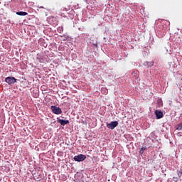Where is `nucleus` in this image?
<instances>
[{"mask_svg":"<svg viewBox=\"0 0 182 182\" xmlns=\"http://www.w3.org/2000/svg\"><path fill=\"white\" fill-rule=\"evenodd\" d=\"M74 160H75V161H78V162L83 161L86 160V156L83 154L75 156Z\"/></svg>","mask_w":182,"mask_h":182,"instance_id":"obj_4","label":"nucleus"},{"mask_svg":"<svg viewBox=\"0 0 182 182\" xmlns=\"http://www.w3.org/2000/svg\"><path fill=\"white\" fill-rule=\"evenodd\" d=\"M16 15H19L20 16H26V15H28V13L24 11H18L16 13Z\"/></svg>","mask_w":182,"mask_h":182,"instance_id":"obj_9","label":"nucleus"},{"mask_svg":"<svg viewBox=\"0 0 182 182\" xmlns=\"http://www.w3.org/2000/svg\"><path fill=\"white\" fill-rule=\"evenodd\" d=\"M58 122L60 123V124H61V126H66V124H68L69 120L58 119Z\"/></svg>","mask_w":182,"mask_h":182,"instance_id":"obj_5","label":"nucleus"},{"mask_svg":"<svg viewBox=\"0 0 182 182\" xmlns=\"http://www.w3.org/2000/svg\"><path fill=\"white\" fill-rule=\"evenodd\" d=\"M144 150H146V148L145 147H142L141 149V151L143 152V151H144Z\"/></svg>","mask_w":182,"mask_h":182,"instance_id":"obj_14","label":"nucleus"},{"mask_svg":"<svg viewBox=\"0 0 182 182\" xmlns=\"http://www.w3.org/2000/svg\"><path fill=\"white\" fill-rule=\"evenodd\" d=\"M144 66H147V68H151L154 65V61H150V62H144Z\"/></svg>","mask_w":182,"mask_h":182,"instance_id":"obj_7","label":"nucleus"},{"mask_svg":"<svg viewBox=\"0 0 182 182\" xmlns=\"http://www.w3.org/2000/svg\"><path fill=\"white\" fill-rule=\"evenodd\" d=\"M176 130H182V122L176 126Z\"/></svg>","mask_w":182,"mask_h":182,"instance_id":"obj_10","label":"nucleus"},{"mask_svg":"<svg viewBox=\"0 0 182 182\" xmlns=\"http://www.w3.org/2000/svg\"><path fill=\"white\" fill-rule=\"evenodd\" d=\"M94 46H95V48H97V43H94Z\"/></svg>","mask_w":182,"mask_h":182,"instance_id":"obj_15","label":"nucleus"},{"mask_svg":"<svg viewBox=\"0 0 182 182\" xmlns=\"http://www.w3.org/2000/svg\"><path fill=\"white\" fill-rule=\"evenodd\" d=\"M178 176L179 177H181V176H182V171H178Z\"/></svg>","mask_w":182,"mask_h":182,"instance_id":"obj_11","label":"nucleus"},{"mask_svg":"<svg viewBox=\"0 0 182 182\" xmlns=\"http://www.w3.org/2000/svg\"><path fill=\"white\" fill-rule=\"evenodd\" d=\"M158 103H161V100H159Z\"/></svg>","mask_w":182,"mask_h":182,"instance_id":"obj_17","label":"nucleus"},{"mask_svg":"<svg viewBox=\"0 0 182 182\" xmlns=\"http://www.w3.org/2000/svg\"><path fill=\"white\" fill-rule=\"evenodd\" d=\"M86 4H89V0H85Z\"/></svg>","mask_w":182,"mask_h":182,"instance_id":"obj_16","label":"nucleus"},{"mask_svg":"<svg viewBox=\"0 0 182 182\" xmlns=\"http://www.w3.org/2000/svg\"><path fill=\"white\" fill-rule=\"evenodd\" d=\"M132 75L134 79H137L139 77V71H133Z\"/></svg>","mask_w":182,"mask_h":182,"instance_id":"obj_8","label":"nucleus"},{"mask_svg":"<svg viewBox=\"0 0 182 182\" xmlns=\"http://www.w3.org/2000/svg\"><path fill=\"white\" fill-rule=\"evenodd\" d=\"M6 83H8V85H14V83H16V78L14 77H7L5 79Z\"/></svg>","mask_w":182,"mask_h":182,"instance_id":"obj_3","label":"nucleus"},{"mask_svg":"<svg viewBox=\"0 0 182 182\" xmlns=\"http://www.w3.org/2000/svg\"><path fill=\"white\" fill-rule=\"evenodd\" d=\"M119 126V122L117 121H113L111 122V123L107 124V129H110L111 130H113L115 129V127H117Z\"/></svg>","mask_w":182,"mask_h":182,"instance_id":"obj_2","label":"nucleus"},{"mask_svg":"<svg viewBox=\"0 0 182 182\" xmlns=\"http://www.w3.org/2000/svg\"><path fill=\"white\" fill-rule=\"evenodd\" d=\"M50 109L54 114H62V109H60V107L53 105L50 107Z\"/></svg>","mask_w":182,"mask_h":182,"instance_id":"obj_1","label":"nucleus"},{"mask_svg":"<svg viewBox=\"0 0 182 182\" xmlns=\"http://www.w3.org/2000/svg\"><path fill=\"white\" fill-rule=\"evenodd\" d=\"M41 9H43V6L41 7Z\"/></svg>","mask_w":182,"mask_h":182,"instance_id":"obj_18","label":"nucleus"},{"mask_svg":"<svg viewBox=\"0 0 182 182\" xmlns=\"http://www.w3.org/2000/svg\"><path fill=\"white\" fill-rule=\"evenodd\" d=\"M155 114L156 116V119H161L163 117V112L161 111L156 110Z\"/></svg>","mask_w":182,"mask_h":182,"instance_id":"obj_6","label":"nucleus"},{"mask_svg":"<svg viewBox=\"0 0 182 182\" xmlns=\"http://www.w3.org/2000/svg\"><path fill=\"white\" fill-rule=\"evenodd\" d=\"M36 59L40 62V63H42V59L39 58V57H37Z\"/></svg>","mask_w":182,"mask_h":182,"instance_id":"obj_12","label":"nucleus"},{"mask_svg":"<svg viewBox=\"0 0 182 182\" xmlns=\"http://www.w3.org/2000/svg\"><path fill=\"white\" fill-rule=\"evenodd\" d=\"M58 31H63V28L59 27V28H58Z\"/></svg>","mask_w":182,"mask_h":182,"instance_id":"obj_13","label":"nucleus"}]
</instances>
